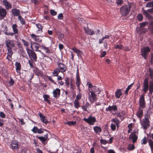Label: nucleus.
Masks as SVG:
<instances>
[{
    "label": "nucleus",
    "mask_w": 153,
    "mask_h": 153,
    "mask_svg": "<svg viewBox=\"0 0 153 153\" xmlns=\"http://www.w3.org/2000/svg\"><path fill=\"white\" fill-rule=\"evenodd\" d=\"M90 106V104L88 102H87L84 105H82L81 107L83 111H87V108Z\"/></svg>",
    "instance_id": "obj_36"
},
{
    "label": "nucleus",
    "mask_w": 153,
    "mask_h": 153,
    "mask_svg": "<svg viewBox=\"0 0 153 153\" xmlns=\"http://www.w3.org/2000/svg\"><path fill=\"white\" fill-rule=\"evenodd\" d=\"M149 80L147 78H146L144 80L143 85L142 87L143 91L146 93L149 89Z\"/></svg>",
    "instance_id": "obj_7"
},
{
    "label": "nucleus",
    "mask_w": 153,
    "mask_h": 153,
    "mask_svg": "<svg viewBox=\"0 0 153 153\" xmlns=\"http://www.w3.org/2000/svg\"><path fill=\"white\" fill-rule=\"evenodd\" d=\"M33 61L32 60H28V63L30 65V66L32 68H33L34 67V65H33Z\"/></svg>",
    "instance_id": "obj_63"
},
{
    "label": "nucleus",
    "mask_w": 153,
    "mask_h": 153,
    "mask_svg": "<svg viewBox=\"0 0 153 153\" xmlns=\"http://www.w3.org/2000/svg\"><path fill=\"white\" fill-rule=\"evenodd\" d=\"M147 142L148 140L146 137H144L142 140L141 144H146L147 143Z\"/></svg>",
    "instance_id": "obj_54"
},
{
    "label": "nucleus",
    "mask_w": 153,
    "mask_h": 153,
    "mask_svg": "<svg viewBox=\"0 0 153 153\" xmlns=\"http://www.w3.org/2000/svg\"><path fill=\"white\" fill-rule=\"evenodd\" d=\"M70 79L68 77H66L65 78V82L67 87H68L70 85Z\"/></svg>",
    "instance_id": "obj_48"
},
{
    "label": "nucleus",
    "mask_w": 153,
    "mask_h": 153,
    "mask_svg": "<svg viewBox=\"0 0 153 153\" xmlns=\"http://www.w3.org/2000/svg\"><path fill=\"white\" fill-rule=\"evenodd\" d=\"M12 13L14 16H20V10L17 9H14L12 10Z\"/></svg>",
    "instance_id": "obj_27"
},
{
    "label": "nucleus",
    "mask_w": 153,
    "mask_h": 153,
    "mask_svg": "<svg viewBox=\"0 0 153 153\" xmlns=\"http://www.w3.org/2000/svg\"><path fill=\"white\" fill-rule=\"evenodd\" d=\"M19 20L21 23L22 25H25V22L24 18H22L21 16H19L18 18Z\"/></svg>",
    "instance_id": "obj_39"
},
{
    "label": "nucleus",
    "mask_w": 153,
    "mask_h": 153,
    "mask_svg": "<svg viewBox=\"0 0 153 153\" xmlns=\"http://www.w3.org/2000/svg\"><path fill=\"white\" fill-rule=\"evenodd\" d=\"M91 91H93L94 93L95 92H97V94H99L101 91L99 88L95 86H94L92 89H91Z\"/></svg>",
    "instance_id": "obj_35"
},
{
    "label": "nucleus",
    "mask_w": 153,
    "mask_h": 153,
    "mask_svg": "<svg viewBox=\"0 0 153 153\" xmlns=\"http://www.w3.org/2000/svg\"><path fill=\"white\" fill-rule=\"evenodd\" d=\"M133 83H132L131 85H129L127 88H126L125 92V94H126V95H128V92L129 90L131 89V88L132 87V85H133Z\"/></svg>",
    "instance_id": "obj_47"
},
{
    "label": "nucleus",
    "mask_w": 153,
    "mask_h": 153,
    "mask_svg": "<svg viewBox=\"0 0 153 153\" xmlns=\"http://www.w3.org/2000/svg\"><path fill=\"white\" fill-rule=\"evenodd\" d=\"M111 127L112 131H114L116 130V126L115 124L113 123H111Z\"/></svg>",
    "instance_id": "obj_60"
},
{
    "label": "nucleus",
    "mask_w": 153,
    "mask_h": 153,
    "mask_svg": "<svg viewBox=\"0 0 153 153\" xmlns=\"http://www.w3.org/2000/svg\"><path fill=\"white\" fill-rule=\"evenodd\" d=\"M84 29L85 33L88 35L92 36L95 34L94 31L93 30L89 28L88 27L87 28L84 27Z\"/></svg>",
    "instance_id": "obj_19"
},
{
    "label": "nucleus",
    "mask_w": 153,
    "mask_h": 153,
    "mask_svg": "<svg viewBox=\"0 0 153 153\" xmlns=\"http://www.w3.org/2000/svg\"><path fill=\"white\" fill-rule=\"evenodd\" d=\"M2 3L7 10H8L11 7V4L7 0H3L2 1Z\"/></svg>",
    "instance_id": "obj_20"
},
{
    "label": "nucleus",
    "mask_w": 153,
    "mask_h": 153,
    "mask_svg": "<svg viewBox=\"0 0 153 153\" xmlns=\"http://www.w3.org/2000/svg\"><path fill=\"white\" fill-rule=\"evenodd\" d=\"M137 18L138 20L139 21H142L143 19V16L142 14H138L137 16Z\"/></svg>",
    "instance_id": "obj_53"
},
{
    "label": "nucleus",
    "mask_w": 153,
    "mask_h": 153,
    "mask_svg": "<svg viewBox=\"0 0 153 153\" xmlns=\"http://www.w3.org/2000/svg\"><path fill=\"white\" fill-rule=\"evenodd\" d=\"M141 123L144 129H147L149 126V119L146 118L143 119Z\"/></svg>",
    "instance_id": "obj_8"
},
{
    "label": "nucleus",
    "mask_w": 153,
    "mask_h": 153,
    "mask_svg": "<svg viewBox=\"0 0 153 153\" xmlns=\"http://www.w3.org/2000/svg\"><path fill=\"white\" fill-rule=\"evenodd\" d=\"M117 106L114 105H113L112 106L109 105L107 108H106V111H109L111 112L112 111H115L117 110Z\"/></svg>",
    "instance_id": "obj_17"
},
{
    "label": "nucleus",
    "mask_w": 153,
    "mask_h": 153,
    "mask_svg": "<svg viewBox=\"0 0 153 153\" xmlns=\"http://www.w3.org/2000/svg\"><path fill=\"white\" fill-rule=\"evenodd\" d=\"M58 67L59 68V70L61 72H65L67 69L66 66L63 63L61 62H58L57 63Z\"/></svg>",
    "instance_id": "obj_13"
},
{
    "label": "nucleus",
    "mask_w": 153,
    "mask_h": 153,
    "mask_svg": "<svg viewBox=\"0 0 153 153\" xmlns=\"http://www.w3.org/2000/svg\"><path fill=\"white\" fill-rule=\"evenodd\" d=\"M74 106L75 108L78 109L80 107L79 102L78 100H75L74 101Z\"/></svg>",
    "instance_id": "obj_37"
},
{
    "label": "nucleus",
    "mask_w": 153,
    "mask_h": 153,
    "mask_svg": "<svg viewBox=\"0 0 153 153\" xmlns=\"http://www.w3.org/2000/svg\"><path fill=\"white\" fill-rule=\"evenodd\" d=\"M129 139L132 140L133 143H135L137 140L138 136L135 134V132H133L131 134L129 137Z\"/></svg>",
    "instance_id": "obj_16"
},
{
    "label": "nucleus",
    "mask_w": 153,
    "mask_h": 153,
    "mask_svg": "<svg viewBox=\"0 0 153 153\" xmlns=\"http://www.w3.org/2000/svg\"><path fill=\"white\" fill-rule=\"evenodd\" d=\"M148 24V23L146 22H144L142 23H140V28L139 29L140 30H141L142 28V27H145Z\"/></svg>",
    "instance_id": "obj_45"
},
{
    "label": "nucleus",
    "mask_w": 153,
    "mask_h": 153,
    "mask_svg": "<svg viewBox=\"0 0 153 153\" xmlns=\"http://www.w3.org/2000/svg\"><path fill=\"white\" fill-rule=\"evenodd\" d=\"M33 144H34V146H39V144H38V140L36 139H34L33 140Z\"/></svg>",
    "instance_id": "obj_55"
},
{
    "label": "nucleus",
    "mask_w": 153,
    "mask_h": 153,
    "mask_svg": "<svg viewBox=\"0 0 153 153\" xmlns=\"http://www.w3.org/2000/svg\"><path fill=\"white\" fill-rule=\"evenodd\" d=\"M7 12L6 9L4 8H0V19H3L6 16Z\"/></svg>",
    "instance_id": "obj_15"
},
{
    "label": "nucleus",
    "mask_w": 153,
    "mask_h": 153,
    "mask_svg": "<svg viewBox=\"0 0 153 153\" xmlns=\"http://www.w3.org/2000/svg\"><path fill=\"white\" fill-rule=\"evenodd\" d=\"M39 44L36 42H31L30 45V47L31 48V50H33V51H39L38 49L39 48Z\"/></svg>",
    "instance_id": "obj_9"
},
{
    "label": "nucleus",
    "mask_w": 153,
    "mask_h": 153,
    "mask_svg": "<svg viewBox=\"0 0 153 153\" xmlns=\"http://www.w3.org/2000/svg\"><path fill=\"white\" fill-rule=\"evenodd\" d=\"M146 7H153V1L148 2L146 5Z\"/></svg>",
    "instance_id": "obj_51"
},
{
    "label": "nucleus",
    "mask_w": 153,
    "mask_h": 153,
    "mask_svg": "<svg viewBox=\"0 0 153 153\" xmlns=\"http://www.w3.org/2000/svg\"><path fill=\"white\" fill-rule=\"evenodd\" d=\"M71 50H73L74 53L77 54L78 57L81 56L83 54V52L82 51L78 49L75 48L74 47L72 48Z\"/></svg>",
    "instance_id": "obj_21"
},
{
    "label": "nucleus",
    "mask_w": 153,
    "mask_h": 153,
    "mask_svg": "<svg viewBox=\"0 0 153 153\" xmlns=\"http://www.w3.org/2000/svg\"><path fill=\"white\" fill-rule=\"evenodd\" d=\"M60 72V71L59 70V68H57L54 69L52 73L53 76H58V74Z\"/></svg>",
    "instance_id": "obj_32"
},
{
    "label": "nucleus",
    "mask_w": 153,
    "mask_h": 153,
    "mask_svg": "<svg viewBox=\"0 0 153 153\" xmlns=\"http://www.w3.org/2000/svg\"><path fill=\"white\" fill-rule=\"evenodd\" d=\"M35 74L38 76H42V72L38 69L36 70Z\"/></svg>",
    "instance_id": "obj_43"
},
{
    "label": "nucleus",
    "mask_w": 153,
    "mask_h": 153,
    "mask_svg": "<svg viewBox=\"0 0 153 153\" xmlns=\"http://www.w3.org/2000/svg\"><path fill=\"white\" fill-rule=\"evenodd\" d=\"M12 27L13 32H11V33L13 34V35H11V36H12L14 35L15 34H18L19 30L18 29V26L16 24H13Z\"/></svg>",
    "instance_id": "obj_18"
},
{
    "label": "nucleus",
    "mask_w": 153,
    "mask_h": 153,
    "mask_svg": "<svg viewBox=\"0 0 153 153\" xmlns=\"http://www.w3.org/2000/svg\"><path fill=\"white\" fill-rule=\"evenodd\" d=\"M90 91L88 92V99L92 103H94L97 99V95L93 91H90L91 94H90Z\"/></svg>",
    "instance_id": "obj_5"
},
{
    "label": "nucleus",
    "mask_w": 153,
    "mask_h": 153,
    "mask_svg": "<svg viewBox=\"0 0 153 153\" xmlns=\"http://www.w3.org/2000/svg\"><path fill=\"white\" fill-rule=\"evenodd\" d=\"M50 95L48 94H44L43 95V97L44 98V101L50 105L51 104L50 101L48 100V99L50 98Z\"/></svg>",
    "instance_id": "obj_28"
},
{
    "label": "nucleus",
    "mask_w": 153,
    "mask_h": 153,
    "mask_svg": "<svg viewBox=\"0 0 153 153\" xmlns=\"http://www.w3.org/2000/svg\"><path fill=\"white\" fill-rule=\"evenodd\" d=\"M79 93L80 92H79ZM82 96V93H79V94H78L76 97V99L75 100H80L81 99Z\"/></svg>",
    "instance_id": "obj_59"
},
{
    "label": "nucleus",
    "mask_w": 153,
    "mask_h": 153,
    "mask_svg": "<svg viewBox=\"0 0 153 153\" xmlns=\"http://www.w3.org/2000/svg\"><path fill=\"white\" fill-rule=\"evenodd\" d=\"M149 75L150 78L153 79V69L149 68Z\"/></svg>",
    "instance_id": "obj_49"
},
{
    "label": "nucleus",
    "mask_w": 153,
    "mask_h": 153,
    "mask_svg": "<svg viewBox=\"0 0 153 153\" xmlns=\"http://www.w3.org/2000/svg\"><path fill=\"white\" fill-rule=\"evenodd\" d=\"M135 147L134 144H130L128 146V149L129 150H133L135 149Z\"/></svg>",
    "instance_id": "obj_42"
},
{
    "label": "nucleus",
    "mask_w": 153,
    "mask_h": 153,
    "mask_svg": "<svg viewBox=\"0 0 153 153\" xmlns=\"http://www.w3.org/2000/svg\"><path fill=\"white\" fill-rule=\"evenodd\" d=\"M42 49L43 50L45 51V52L47 53H50V50L47 47L45 46L42 47Z\"/></svg>",
    "instance_id": "obj_52"
},
{
    "label": "nucleus",
    "mask_w": 153,
    "mask_h": 153,
    "mask_svg": "<svg viewBox=\"0 0 153 153\" xmlns=\"http://www.w3.org/2000/svg\"><path fill=\"white\" fill-rule=\"evenodd\" d=\"M60 90L58 88H56L53 90V97L55 98H57L60 97Z\"/></svg>",
    "instance_id": "obj_14"
},
{
    "label": "nucleus",
    "mask_w": 153,
    "mask_h": 153,
    "mask_svg": "<svg viewBox=\"0 0 153 153\" xmlns=\"http://www.w3.org/2000/svg\"><path fill=\"white\" fill-rule=\"evenodd\" d=\"M4 30H3V32L4 34L6 35H9L11 36V35L13 34L11 33V32H8V29L7 26H5L4 27Z\"/></svg>",
    "instance_id": "obj_26"
},
{
    "label": "nucleus",
    "mask_w": 153,
    "mask_h": 153,
    "mask_svg": "<svg viewBox=\"0 0 153 153\" xmlns=\"http://www.w3.org/2000/svg\"><path fill=\"white\" fill-rule=\"evenodd\" d=\"M15 66L16 72L17 73H20V71L21 69V64L17 62H16L15 63Z\"/></svg>",
    "instance_id": "obj_23"
},
{
    "label": "nucleus",
    "mask_w": 153,
    "mask_h": 153,
    "mask_svg": "<svg viewBox=\"0 0 153 153\" xmlns=\"http://www.w3.org/2000/svg\"><path fill=\"white\" fill-rule=\"evenodd\" d=\"M44 131H46L45 130L42 128L39 129L36 126H34L32 129H31V131L35 134H41L44 132Z\"/></svg>",
    "instance_id": "obj_11"
},
{
    "label": "nucleus",
    "mask_w": 153,
    "mask_h": 153,
    "mask_svg": "<svg viewBox=\"0 0 153 153\" xmlns=\"http://www.w3.org/2000/svg\"><path fill=\"white\" fill-rule=\"evenodd\" d=\"M87 85H88V88L89 90H90V88H91V89H92L94 86L92 85V84L89 82H87Z\"/></svg>",
    "instance_id": "obj_57"
},
{
    "label": "nucleus",
    "mask_w": 153,
    "mask_h": 153,
    "mask_svg": "<svg viewBox=\"0 0 153 153\" xmlns=\"http://www.w3.org/2000/svg\"><path fill=\"white\" fill-rule=\"evenodd\" d=\"M94 130L95 132L97 134H100L102 132V129L101 127L96 126L94 128Z\"/></svg>",
    "instance_id": "obj_29"
},
{
    "label": "nucleus",
    "mask_w": 153,
    "mask_h": 153,
    "mask_svg": "<svg viewBox=\"0 0 153 153\" xmlns=\"http://www.w3.org/2000/svg\"><path fill=\"white\" fill-rule=\"evenodd\" d=\"M143 110L139 108L137 113V117L139 118H141L143 115Z\"/></svg>",
    "instance_id": "obj_33"
},
{
    "label": "nucleus",
    "mask_w": 153,
    "mask_h": 153,
    "mask_svg": "<svg viewBox=\"0 0 153 153\" xmlns=\"http://www.w3.org/2000/svg\"><path fill=\"white\" fill-rule=\"evenodd\" d=\"M111 122H114L116 124V125L117 127H118L119 125V120L117 119H114L113 118L111 120Z\"/></svg>",
    "instance_id": "obj_46"
},
{
    "label": "nucleus",
    "mask_w": 153,
    "mask_h": 153,
    "mask_svg": "<svg viewBox=\"0 0 153 153\" xmlns=\"http://www.w3.org/2000/svg\"><path fill=\"white\" fill-rule=\"evenodd\" d=\"M35 137L37 139H38L43 144H45V142L47 140L44 137L39 136L38 135H36Z\"/></svg>",
    "instance_id": "obj_25"
},
{
    "label": "nucleus",
    "mask_w": 153,
    "mask_h": 153,
    "mask_svg": "<svg viewBox=\"0 0 153 153\" xmlns=\"http://www.w3.org/2000/svg\"><path fill=\"white\" fill-rule=\"evenodd\" d=\"M139 103L140 107L142 108H144L146 107V103L145 101L144 97L141 95L139 99Z\"/></svg>",
    "instance_id": "obj_12"
},
{
    "label": "nucleus",
    "mask_w": 153,
    "mask_h": 153,
    "mask_svg": "<svg viewBox=\"0 0 153 153\" xmlns=\"http://www.w3.org/2000/svg\"><path fill=\"white\" fill-rule=\"evenodd\" d=\"M148 143L150 146L151 151H153V141L151 139H149L148 140Z\"/></svg>",
    "instance_id": "obj_41"
},
{
    "label": "nucleus",
    "mask_w": 153,
    "mask_h": 153,
    "mask_svg": "<svg viewBox=\"0 0 153 153\" xmlns=\"http://www.w3.org/2000/svg\"><path fill=\"white\" fill-rule=\"evenodd\" d=\"M31 60L36 62L37 56L36 53L33 50L28 49L27 51Z\"/></svg>",
    "instance_id": "obj_3"
},
{
    "label": "nucleus",
    "mask_w": 153,
    "mask_h": 153,
    "mask_svg": "<svg viewBox=\"0 0 153 153\" xmlns=\"http://www.w3.org/2000/svg\"><path fill=\"white\" fill-rule=\"evenodd\" d=\"M150 51V49L149 47H144L141 50V55L145 59H146L147 58V56Z\"/></svg>",
    "instance_id": "obj_6"
},
{
    "label": "nucleus",
    "mask_w": 153,
    "mask_h": 153,
    "mask_svg": "<svg viewBox=\"0 0 153 153\" xmlns=\"http://www.w3.org/2000/svg\"><path fill=\"white\" fill-rule=\"evenodd\" d=\"M116 97L117 98H119L122 94V92L121 89H117L115 92Z\"/></svg>",
    "instance_id": "obj_30"
},
{
    "label": "nucleus",
    "mask_w": 153,
    "mask_h": 153,
    "mask_svg": "<svg viewBox=\"0 0 153 153\" xmlns=\"http://www.w3.org/2000/svg\"><path fill=\"white\" fill-rule=\"evenodd\" d=\"M22 43H23V45L24 46L26 47V50L27 51L28 49H30L28 47L29 45V43L25 39L22 40Z\"/></svg>",
    "instance_id": "obj_31"
},
{
    "label": "nucleus",
    "mask_w": 153,
    "mask_h": 153,
    "mask_svg": "<svg viewBox=\"0 0 153 153\" xmlns=\"http://www.w3.org/2000/svg\"><path fill=\"white\" fill-rule=\"evenodd\" d=\"M75 83L78 90H79V91L80 92L81 90L80 88V85L81 84L82 82L80 78L78 77L77 78H76Z\"/></svg>",
    "instance_id": "obj_24"
},
{
    "label": "nucleus",
    "mask_w": 153,
    "mask_h": 153,
    "mask_svg": "<svg viewBox=\"0 0 153 153\" xmlns=\"http://www.w3.org/2000/svg\"><path fill=\"white\" fill-rule=\"evenodd\" d=\"M20 52L22 54V56L23 57H26V56H27V54L25 51L24 49L20 50Z\"/></svg>",
    "instance_id": "obj_50"
},
{
    "label": "nucleus",
    "mask_w": 153,
    "mask_h": 153,
    "mask_svg": "<svg viewBox=\"0 0 153 153\" xmlns=\"http://www.w3.org/2000/svg\"><path fill=\"white\" fill-rule=\"evenodd\" d=\"M48 79L49 80V81H50L51 82H52L54 85L56 84V82L54 81L52 79L51 76H48Z\"/></svg>",
    "instance_id": "obj_61"
},
{
    "label": "nucleus",
    "mask_w": 153,
    "mask_h": 153,
    "mask_svg": "<svg viewBox=\"0 0 153 153\" xmlns=\"http://www.w3.org/2000/svg\"><path fill=\"white\" fill-rule=\"evenodd\" d=\"M131 7V5L130 4L125 5L120 9V12L123 16H126L130 12Z\"/></svg>",
    "instance_id": "obj_2"
},
{
    "label": "nucleus",
    "mask_w": 153,
    "mask_h": 153,
    "mask_svg": "<svg viewBox=\"0 0 153 153\" xmlns=\"http://www.w3.org/2000/svg\"><path fill=\"white\" fill-rule=\"evenodd\" d=\"M5 44L8 51L7 59L9 61H11L12 55L13 53V51L16 50L17 47L15 45V42L12 40H6Z\"/></svg>",
    "instance_id": "obj_1"
},
{
    "label": "nucleus",
    "mask_w": 153,
    "mask_h": 153,
    "mask_svg": "<svg viewBox=\"0 0 153 153\" xmlns=\"http://www.w3.org/2000/svg\"><path fill=\"white\" fill-rule=\"evenodd\" d=\"M106 54V52L105 51H102L101 53V55L100 56V57L101 58L105 56Z\"/></svg>",
    "instance_id": "obj_64"
},
{
    "label": "nucleus",
    "mask_w": 153,
    "mask_h": 153,
    "mask_svg": "<svg viewBox=\"0 0 153 153\" xmlns=\"http://www.w3.org/2000/svg\"><path fill=\"white\" fill-rule=\"evenodd\" d=\"M14 83V81L12 78H10L9 81V84L10 86L13 85Z\"/></svg>",
    "instance_id": "obj_58"
},
{
    "label": "nucleus",
    "mask_w": 153,
    "mask_h": 153,
    "mask_svg": "<svg viewBox=\"0 0 153 153\" xmlns=\"http://www.w3.org/2000/svg\"><path fill=\"white\" fill-rule=\"evenodd\" d=\"M57 18L59 20L62 19L63 18V14L62 13L59 14L57 16Z\"/></svg>",
    "instance_id": "obj_62"
},
{
    "label": "nucleus",
    "mask_w": 153,
    "mask_h": 153,
    "mask_svg": "<svg viewBox=\"0 0 153 153\" xmlns=\"http://www.w3.org/2000/svg\"><path fill=\"white\" fill-rule=\"evenodd\" d=\"M36 25L38 28V31L39 32V33L42 32L43 27L42 25L39 23L36 24Z\"/></svg>",
    "instance_id": "obj_38"
},
{
    "label": "nucleus",
    "mask_w": 153,
    "mask_h": 153,
    "mask_svg": "<svg viewBox=\"0 0 153 153\" xmlns=\"http://www.w3.org/2000/svg\"><path fill=\"white\" fill-rule=\"evenodd\" d=\"M83 120L90 125H93L96 121V119L94 117L89 116L87 118H84Z\"/></svg>",
    "instance_id": "obj_4"
},
{
    "label": "nucleus",
    "mask_w": 153,
    "mask_h": 153,
    "mask_svg": "<svg viewBox=\"0 0 153 153\" xmlns=\"http://www.w3.org/2000/svg\"><path fill=\"white\" fill-rule=\"evenodd\" d=\"M31 38L33 40L39 44L42 42V39L40 36L36 35L34 34H32L30 35Z\"/></svg>",
    "instance_id": "obj_10"
},
{
    "label": "nucleus",
    "mask_w": 153,
    "mask_h": 153,
    "mask_svg": "<svg viewBox=\"0 0 153 153\" xmlns=\"http://www.w3.org/2000/svg\"><path fill=\"white\" fill-rule=\"evenodd\" d=\"M50 12L51 15L53 16H54L57 14V12L54 10L51 9L50 10Z\"/></svg>",
    "instance_id": "obj_56"
},
{
    "label": "nucleus",
    "mask_w": 153,
    "mask_h": 153,
    "mask_svg": "<svg viewBox=\"0 0 153 153\" xmlns=\"http://www.w3.org/2000/svg\"><path fill=\"white\" fill-rule=\"evenodd\" d=\"M38 114L40 118V120L41 121L45 123L46 124H47L48 123V121L47 119L45 118V117L41 113H38Z\"/></svg>",
    "instance_id": "obj_22"
},
{
    "label": "nucleus",
    "mask_w": 153,
    "mask_h": 153,
    "mask_svg": "<svg viewBox=\"0 0 153 153\" xmlns=\"http://www.w3.org/2000/svg\"><path fill=\"white\" fill-rule=\"evenodd\" d=\"M76 123V122L75 121H68L65 123V124H67L69 126H72L75 125Z\"/></svg>",
    "instance_id": "obj_44"
},
{
    "label": "nucleus",
    "mask_w": 153,
    "mask_h": 153,
    "mask_svg": "<svg viewBox=\"0 0 153 153\" xmlns=\"http://www.w3.org/2000/svg\"><path fill=\"white\" fill-rule=\"evenodd\" d=\"M123 48V46L122 45L117 44L114 45V48L116 49H119L120 50H122Z\"/></svg>",
    "instance_id": "obj_40"
},
{
    "label": "nucleus",
    "mask_w": 153,
    "mask_h": 153,
    "mask_svg": "<svg viewBox=\"0 0 153 153\" xmlns=\"http://www.w3.org/2000/svg\"><path fill=\"white\" fill-rule=\"evenodd\" d=\"M10 145L12 149L14 150L18 148V143L15 142H12L11 143Z\"/></svg>",
    "instance_id": "obj_34"
}]
</instances>
